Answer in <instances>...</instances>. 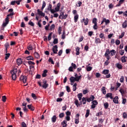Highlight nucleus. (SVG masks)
Instances as JSON below:
<instances>
[{"label":"nucleus","mask_w":127,"mask_h":127,"mask_svg":"<svg viewBox=\"0 0 127 127\" xmlns=\"http://www.w3.org/2000/svg\"><path fill=\"white\" fill-rule=\"evenodd\" d=\"M81 77H82V76L79 75V76H77L76 77H75V80L76 81V82H79V81L81 79Z\"/></svg>","instance_id":"obj_45"},{"label":"nucleus","mask_w":127,"mask_h":127,"mask_svg":"<svg viewBox=\"0 0 127 127\" xmlns=\"http://www.w3.org/2000/svg\"><path fill=\"white\" fill-rule=\"evenodd\" d=\"M109 73H110V70L109 69H104L102 71V74H103L104 75H106L105 76V78L106 79L111 78V74H110Z\"/></svg>","instance_id":"obj_2"},{"label":"nucleus","mask_w":127,"mask_h":127,"mask_svg":"<svg viewBox=\"0 0 127 127\" xmlns=\"http://www.w3.org/2000/svg\"><path fill=\"white\" fill-rule=\"evenodd\" d=\"M104 21L105 22V24L107 25L110 23V20L106 19V18H104Z\"/></svg>","instance_id":"obj_43"},{"label":"nucleus","mask_w":127,"mask_h":127,"mask_svg":"<svg viewBox=\"0 0 127 127\" xmlns=\"http://www.w3.org/2000/svg\"><path fill=\"white\" fill-rule=\"evenodd\" d=\"M92 69H93V67H92V66H87V67L86 68L87 72H90V71H91Z\"/></svg>","instance_id":"obj_53"},{"label":"nucleus","mask_w":127,"mask_h":127,"mask_svg":"<svg viewBox=\"0 0 127 127\" xmlns=\"http://www.w3.org/2000/svg\"><path fill=\"white\" fill-rule=\"evenodd\" d=\"M125 0H120L118 3L116 5V7L121 6V5H122V4L125 2Z\"/></svg>","instance_id":"obj_14"},{"label":"nucleus","mask_w":127,"mask_h":127,"mask_svg":"<svg viewBox=\"0 0 127 127\" xmlns=\"http://www.w3.org/2000/svg\"><path fill=\"white\" fill-rule=\"evenodd\" d=\"M81 22H84V25H88V24L89 23V19L88 18H83L82 20L81 21Z\"/></svg>","instance_id":"obj_8"},{"label":"nucleus","mask_w":127,"mask_h":127,"mask_svg":"<svg viewBox=\"0 0 127 127\" xmlns=\"http://www.w3.org/2000/svg\"><path fill=\"white\" fill-rule=\"evenodd\" d=\"M28 24H29V25H30L31 26H34V23L31 21V20L29 21Z\"/></svg>","instance_id":"obj_49"},{"label":"nucleus","mask_w":127,"mask_h":127,"mask_svg":"<svg viewBox=\"0 0 127 127\" xmlns=\"http://www.w3.org/2000/svg\"><path fill=\"white\" fill-rule=\"evenodd\" d=\"M82 101L83 102V105H86V103H87V99H86V98L83 97Z\"/></svg>","instance_id":"obj_38"},{"label":"nucleus","mask_w":127,"mask_h":127,"mask_svg":"<svg viewBox=\"0 0 127 127\" xmlns=\"http://www.w3.org/2000/svg\"><path fill=\"white\" fill-rule=\"evenodd\" d=\"M47 72L48 70L47 69H45L42 74V77H46V76H47Z\"/></svg>","instance_id":"obj_28"},{"label":"nucleus","mask_w":127,"mask_h":127,"mask_svg":"<svg viewBox=\"0 0 127 127\" xmlns=\"http://www.w3.org/2000/svg\"><path fill=\"white\" fill-rule=\"evenodd\" d=\"M2 101L3 102V103H5V102H6V96H3L2 97Z\"/></svg>","instance_id":"obj_44"},{"label":"nucleus","mask_w":127,"mask_h":127,"mask_svg":"<svg viewBox=\"0 0 127 127\" xmlns=\"http://www.w3.org/2000/svg\"><path fill=\"white\" fill-rule=\"evenodd\" d=\"M125 33L124 31L122 32L121 35L119 36V39H120L121 38H123L124 36H125Z\"/></svg>","instance_id":"obj_47"},{"label":"nucleus","mask_w":127,"mask_h":127,"mask_svg":"<svg viewBox=\"0 0 127 127\" xmlns=\"http://www.w3.org/2000/svg\"><path fill=\"white\" fill-rule=\"evenodd\" d=\"M17 64L18 66H20L22 64V60L20 58H19L16 61Z\"/></svg>","instance_id":"obj_16"},{"label":"nucleus","mask_w":127,"mask_h":127,"mask_svg":"<svg viewBox=\"0 0 127 127\" xmlns=\"http://www.w3.org/2000/svg\"><path fill=\"white\" fill-rule=\"evenodd\" d=\"M123 117L124 119H127V112H124L123 114Z\"/></svg>","instance_id":"obj_54"},{"label":"nucleus","mask_w":127,"mask_h":127,"mask_svg":"<svg viewBox=\"0 0 127 127\" xmlns=\"http://www.w3.org/2000/svg\"><path fill=\"white\" fill-rule=\"evenodd\" d=\"M69 81L71 83H75V82H76V78L73 76H71L69 78Z\"/></svg>","instance_id":"obj_17"},{"label":"nucleus","mask_w":127,"mask_h":127,"mask_svg":"<svg viewBox=\"0 0 127 127\" xmlns=\"http://www.w3.org/2000/svg\"><path fill=\"white\" fill-rule=\"evenodd\" d=\"M75 51H76V55H79L80 54V48L79 47H77L75 48Z\"/></svg>","instance_id":"obj_19"},{"label":"nucleus","mask_w":127,"mask_h":127,"mask_svg":"<svg viewBox=\"0 0 127 127\" xmlns=\"http://www.w3.org/2000/svg\"><path fill=\"white\" fill-rule=\"evenodd\" d=\"M101 92L103 93V95L107 94V91L106 90V87L105 86L102 87L101 88Z\"/></svg>","instance_id":"obj_18"},{"label":"nucleus","mask_w":127,"mask_h":127,"mask_svg":"<svg viewBox=\"0 0 127 127\" xmlns=\"http://www.w3.org/2000/svg\"><path fill=\"white\" fill-rule=\"evenodd\" d=\"M94 25L93 26V28L95 30H97L98 28H99V26H98V24H94Z\"/></svg>","instance_id":"obj_34"},{"label":"nucleus","mask_w":127,"mask_h":127,"mask_svg":"<svg viewBox=\"0 0 127 127\" xmlns=\"http://www.w3.org/2000/svg\"><path fill=\"white\" fill-rule=\"evenodd\" d=\"M71 67H72L74 69H76L77 68V65H76V64H74V63H71Z\"/></svg>","instance_id":"obj_59"},{"label":"nucleus","mask_w":127,"mask_h":127,"mask_svg":"<svg viewBox=\"0 0 127 127\" xmlns=\"http://www.w3.org/2000/svg\"><path fill=\"white\" fill-rule=\"evenodd\" d=\"M77 90V83H75L73 85V91L75 92Z\"/></svg>","instance_id":"obj_33"},{"label":"nucleus","mask_w":127,"mask_h":127,"mask_svg":"<svg viewBox=\"0 0 127 127\" xmlns=\"http://www.w3.org/2000/svg\"><path fill=\"white\" fill-rule=\"evenodd\" d=\"M54 44H57L58 43V39H55L53 42Z\"/></svg>","instance_id":"obj_61"},{"label":"nucleus","mask_w":127,"mask_h":127,"mask_svg":"<svg viewBox=\"0 0 127 127\" xmlns=\"http://www.w3.org/2000/svg\"><path fill=\"white\" fill-rule=\"evenodd\" d=\"M37 11L38 12L37 15L39 14V15H41V16H43V17L45 16V13L43 12L42 11H40V9H38Z\"/></svg>","instance_id":"obj_9"},{"label":"nucleus","mask_w":127,"mask_h":127,"mask_svg":"<svg viewBox=\"0 0 127 127\" xmlns=\"http://www.w3.org/2000/svg\"><path fill=\"white\" fill-rule=\"evenodd\" d=\"M126 103H127V99L123 98L122 104H123V105H125L126 104Z\"/></svg>","instance_id":"obj_63"},{"label":"nucleus","mask_w":127,"mask_h":127,"mask_svg":"<svg viewBox=\"0 0 127 127\" xmlns=\"http://www.w3.org/2000/svg\"><path fill=\"white\" fill-rule=\"evenodd\" d=\"M95 100V96L94 95H91L90 98H87L86 101L88 103H90V102H93Z\"/></svg>","instance_id":"obj_7"},{"label":"nucleus","mask_w":127,"mask_h":127,"mask_svg":"<svg viewBox=\"0 0 127 127\" xmlns=\"http://www.w3.org/2000/svg\"><path fill=\"white\" fill-rule=\"evenodd\" d=\"M99 37L103 39L104 37H105V35L103 33H101L99 35Z\"/></svg>","instance_id":"obj_56"},{"label":"nucleus","mask_w":127,"mask_h":127,"mask_svg":"<svg viewBox=\"0 0 127 127\" xmlns=\"http://www.w3.org/2000/svg\"><path fill=\"white\" fill-rule=\"evenodd\" d=\"M34 56L37 59H38V58L40 57L39 54H38V53H35Z\"/></svg>","instance_id":"obj_48"},{"label":"nucleus","mask_w":127,"mask_h":127,"mask_svg":"<svg viewBox=\"0 0 127 127\" xmlns=\"http://www.w3.org/2000/svg\"><path fill=\"white\" fill-rule=\"evenodd\" d=\"M89 116H90V110L87 109L86 110V113L85 114V118H88V117H89Z\"/></svg>","instance_id":"obj_32"},{"label":"nucleus","mask_w":127,"mask_h":127,"mask_svg":"<svg viewBox=\"0 0 127 127\" xmlns=\"http://www.w3.org/2000/svg\"><path fill=\"white\" fill-rule=\"evenodd\" d=\"M109 64H110V62H109L108 60H106L104 63V66H108Z\"/></svg>","instance_id":"obj_60"},{"label":"nucleus","mask_w":127,"mask_h":127,"mask_svg":"<svg viewBox=\"0 0 127 127\" xmlns=\"http://www.w3.org/2000/svg\"><path fill=\"white\" fill-rule=\"evenodd\" d=\"M64 113H62L59 114V117L61 119H62V118H64Z\"/></svg>","instance_id":"obj_55"},{"label":"nucleus","mask_w":127,"mask_h":127,"mask_svg":"<svg viewBox=\"0 0 127 127\" xmlns=\"http://www.w3.org/2000/svg\"><path fill=\"white\" fill-rule=\"evenodd\" d=\"M116 66L118 68V69H123V65L120 64H117Z\"/></svg>","instance_id":"obj_35"},{"label":"nucleus","mask_w":127,"mask_h":127,"mask_svg":"<svg viewBox=\"0 0 127 127\" xmlns=\"http://www.w3.org/2000/svg\"><path fill=\"white\" fill-rule=\"evenodd\" d=\"M64 16V12H61L60 13V16L59 17V18H60V19H61V18H62V17Z\"/></svg>","instance_id":"obj_51"},{"label":"nucleus","mask_w":127,"mask_h":127,"mask_svg":"<svg viewBox=\"0 0 127 127\" xmlns=\"http://www.w3.org/2000/svg\"><path fill=\"white\" fill-rule=\"evenodd\" d=\"M52 34H53L52 32H51V33H50L49 34V36L48 37V39L49 41H50V40H51V36H52Z\"/></svg>","instance_id":"obj_46"},{"label":"nucleus","mask_w":127,"mask_h":127,"mask_svg":"<svg viewBox=\"0 0 127 127\" xmlns=\"http://www.w3.org/2000/svg\"><path fill=\"white\" fill-rule=\"evenodd\" d=\"M43 85H42V88H43V89H46V88H48L49 84H48V83H47V80H43Z\"/></svg>","instance_id":"obj_3"},{"label":"nucleus","mask_w":127,"mask_h":127,"mask_svg":"<svg viewBox=\"0 0 127 127\" xmlns=\"http://www.w3.org/2000/svg\"><path fill=\"white\" fill-rule=\"evenodd\" d=\"M74 104L76 106V107H78L79 106H81L82 105V101L80 102V103H79V101L78 99H74Z\"/></svg>","instance_id":"obj_10"},{"label":"nucleus","mask_w":127,"mask_h":127,"mask_svg":"<svg viewBox=\"0 0 127 127\" xmlns=\"http://www.w3.org/2000/svg\"><path fill=\"white\" fill-rule=\"evenodd\" d=\"M46 6V2H45V1H43V4L41 8V10H43L44 9V8Z\"/></svg>","instance_id":"obj_31"},{"label":"nucleus","mask_w":127,"mask_h":127,"mask_svg":"<svg viewBox=\"0 0 127 127\" xmlns=\"http://www.w3.org/2000/svg\"><path fill=\"white\" fill-rule=\"evenodd\" d=\"M91 104H92L91 105V109H95L97 105H98V101L97 100H93Z\"/></svg>","instance_id":"obj_5"},{"label":"nucleus","mask_w":127,"mask_h":127,"mask_svg":"<svg viewBox=\"0 0 127 127\" xmlns=\"http://www.w3.org/2000/svg\"><path fill=\"white\" fill-rule=\"evenodd\" d=\"M26 80L27 78L25 75H21L20 77V81H21V82H23V83H26Z\"/></svg>","instance_id":"obj_4"},{"label":"nucleus","mask_w":127,"mask_h":127,"mask_svg":"<svg viewBox=\"0 0 127 127\" xmlns=\"http://www.w3.org/2000/svg\"><path fill=\"white\" fill-rule=\"evenodd\" d=\"M55 28V25L54 24H53L50 27V30H54Z\"/></svg>","instance_id":"obj_52"},{"label":"nucleus","mask_w":127,"mask_h":127,"mask_svg":"<svg viewBox=\"0 0 127 127\" xmlns=\"http://www.w3.org/2000/svg\"><path fill=\"white\" fill-rule=\"evenodd\" d=\"M118 13L119 15L123 14V13L124 16L127 17V10L125 11V12H123V11H119L118 12Z\"/></svg>","instance_id":"obj_13"},{"label":"nucleus","mask_w":127,"mask_h":127,"mask_svg":"<svg viewBox=\"0 0 127 127\" xmlns=\"http://www.w3.org/2000/svg\"><path fill=\"white\" fill-rule=\"evenodd\" d=\"M66 88L67 92L68 93H70V92H71V89H70V87H69V86H66Z\"/></svg>","instance_id":"obj_57"},{"label":"nucleus","mask_w":127,"mask_h":127,"mask_svg":"<svg viewBox=\"0 0 127 127\" xmlns=\"http://www.w3.org/2000/svg\"><path fill=\"white\" fill-rule=\"evenodd\" d=\"M111 52L110 51V49H107V50L106 51L105 54L104 55L105 56H108L109 54H110Z\"/></svg>","instance_id":"obj_26"},{"label":"nucleus","mask_w":127,"mask_h":127,"mask_svg":"<svg viewBox=\"0 0 127 127\" xmlns=\"http://www.w3.org/2000/svg\"><path fill=\"white\" fill-rule=\"evenodd\" d=\"M104 106L105 110H107L109 108V103L107 102L104 103Z\"/></svg>","instance_id":"obj_40"},{"label":"nucleus","mask_w":127,"mask_h":127,"mask_svg":"<svg viewBox=\"0 0 127 127\" xmlns=\"http://www.w3.org/2000/svg\"><path fill=\"white\" fill-rule=\"evenodd\" d=\"M21 126L22 127H27L26 124H25V122H22Z\"/></svg>","instance_id":"obj_62"},{"label":"nucleus","mask_w":127,"mask_h":127,"mask_svg":"<svg viewBox=\"0 0 127 127\" xmlns=\"http://www.w3.org/2000/svg\"><path fill=\"white\" fill-rule=\"evenodd\" d=\"M126 58H127V57H126L125 56L122 57V63H126V62H127V60H126Z\"/></svg>","instance_id":"obj_29"},{"label":"nucleus","mask_w":127,"mask_h":127,"mask_svg":"<svg viewBox=\"0 0 127 127\" xmlns=\"http://www.w3.org/2000/svg\"><path fill=\"white\" fill-rule=\"evenodd\" d=\"M62 125L63 126V127H67V121L66 120H64L62 123Z\"/></svg>","instance_id":"obj_22"},{"label":"nucleus","mask_w":127,"mask_h":127,"mask_svg":"<svg viewBox=\"0 0 127 127\" xmlns=\"http://www.w3.org/2000/svg\"><path fill=\"white\" fill-rule=\"evenodd\" d=\"M4 47H5V49H7V48H8V47H9V43H6L4 44Z\"/></svg>","instance_id":"obj_50"},{"label":"nucleus","mask_w":127,"mask_h":127,"mask_svg":"<svg viewBox=\"0 0 127 127\" xmlns=\"http://www.w3.org/2000/svg\"><path fill=\"white\" fill-rule=\"evenodd\" d=\"M49 62L51 63V64H53V65H54V61H53V59L51 58H49L48 60Z\"/></svg>","instance_id":"obj_37"},{"label":"nucleus","mask_w":127,"mask_h":127,"mask_svg":"<svg viewBox=\"0 0 127 127\" xmlns=\"http://www.w3.org/2000/svg\"><path fill=\"white\" fill-rule=\"evenodd\" d=\"M26 60L28 61H30V60H32L33 61H34V59H33V57L31 56H29L28 57H27L26 58Z\"/></svg>","instance_id":"obj_23"},{"label":"nucleus","mask_w":127,"mask_h":127,"mask_svg":"<svg viewBox=\"0 0 127 127\" xmlns=\"http://www.w3.org/2000/svg\"><path fill=\"white\" fill-rule=\"evenodd\" d=\"M56 120H57V117L56 116V115H54L52 118V123H56Z\"/></svg>","instance_id":"obj_20"},{"label":"nucleus","mask_w":127,"mask_h":127,"mask_svg":"<svg viewBox=\"0 0 127 127\" xmlns=\"http://www.w3.org/2000/svg\"><path fill=\"white\" fill-rule=\"evenodd\" d=\"M113 99V102L115 104H119V96H115Z\"/></svg>","instance_id":"obj_12"},{"label":"nucleus","mask_w":127,"mask_h":127,"mask_svg":"<svg viewBox=\"0 0 127 127\" xmlns=\"http://www.w3.org/2000/svg\"><path fill=\"white\" fill-rule=\"evenodd\" d=\"M32 97L33 98L34 100H36V95L34 93H32Z\"/></svg>","instance_id":"obj_64"},{"label":"nucleus","mask_w":127,"mask_h":127,"mask_svg":"<svg viewBox=\"0 0 127 127\" xmlns=\"http://www.w3.org/2000/svg\"><path fill=\"white\" fill-rule=\"evenodd\" d=\"M119 92L121 93L122 96H124V95H126V94H127V90H125V89L123 88H121Z\"/></svg>","instance_id":"obj_15"},{"label":"nucleus","mask_w":127,"mask_h":127,"mask_svg":"<svg viewBox=\"0 0 127 127\" xmlns=\"http://www.w3.org/2000/svg\"><path fill=\"white\" fill-rule=\"evenodd\" d=\"M97 21H98V19H97V18H93V19H92V23L93 24H98Z\"/></svg>","instance_id":"obj_30"},{"label":"nucleus","mask_w":127,"mask_h":127,"mask_svg":"<svg viewBox=\"0 0 127 127\" xmlns=\"http://www.w3.org/2000/svg\"><path fill=\"white\" fill-rule=\"evenodd\" d=\"M5 60H7V59L9 58V57L10 56V54L9 53H7V54H5Z\"/></svg>","instance_id":"obj_36"},{"label":"nucleus","mask_w":127,"mask_h":127,"mask_svg":"<svg viewBox=\"0 0 127 127\" xmlns=\"http://www.w3.org/2000/svg\"><path fill=\"white\" fill-rule=\"evenodd\" d=\"M10 72L11 73L12 79L15 81V80H16V73H17V68H14Z\"/></svg>","instance_id":"obj_1"},{"label":"nucleus","mask_w":127,"mask_h":127,"mask_svg":"<svg viewBox=\"0 0 127 127\" xmlns=\"http://www.w3.org/2000/svg\"><path fill=\"white\" fill-rule=\"evenodd\" d=\"M110 53H111V56H114V55H116V51L115 50H112L110 51Z\"/></svg>","instance_id":"obj_41"},{"label":"nucleus","mask_w":127,"mask_h":127,"mask_svg":"<svg viewBox=\"0 0 127 127\" xmlns=\"http://www.w3.org/2000/svg\"><path fill=\"white\" fill-rule=\"evenodd\" d=\"M27 107H28L29 110H30V111H34V110H35L34 107H33L31 105H27Z\"/></svg>","instance_id":"obj_21"},{"label":"nucleus","mask_w":127,"mask_h":127,"mask_svg":"<svg viewBox=\"0 0 127 127\" xmlns=\"http://www.w3.org/2000/svg\"><path fill=\"white\" fill-rule=\"evenodd\" d=\"M122 27L123 28H127V20H125L124 22V23L122 24Z\"/></svg>","instance_id":"obj_27"},{"label":"nucleus","mask_w":127,"mask_h":127,"mask_svg":"<svg viewBox=\"0 0 127 127\" xmlns=\"http://www.w3.org/2000/svg\"><path fill=\"white\" fill-rule=\"evenodd\" d=\"M93 33H94V32L93 31L88 32V36H90V37H91L93 35Z\"/></svg>","instance_id":"obj_58"},{"label":"nucleus","mask_w":127,"mask_h":127,"mask_svg":"<svg viewBox=\"0 0 127 127\" xmlns=\"http://www.w3.org/2000/svg\"><path fill=\"white\" fill-rule=\"evenodd\" d=\"M79 18V15L76 14L74 17V22H77Z\"/></svg>","instance_id":"obj_24"},{"label":"nucleus","mask_w":127,"mask_h":127,"mask_svg":"<svg viewBox=\"0 0 127 127\" xmlns=\"http://www.w3.org/2000/svg\"><path fill=\"white\" fill-rule=\"evenodd\" d=\"M95 43H96V44H98V43H101V40L100 38H98L95 39Z\"/></svg>","instance_id":"obj_42"},{"label":"nucleus","mask_w":127,"mask_h":127,"mask_svg":"<svg viewBox=\"0 0 127 127\" xmlns=\"http://www.w3.org/2000/svg\"><path fill=\"white\" fill-rule=\"evenodd\" d=\"M83 97V94L82 93H79L77 94V98L79 99V101H81L82 100V97Z\"/></svg>","instance_id":"obj_25"},{"label":"nucleus","mask_w":127,"mask_h":127,"mask_svg":"<svg viewBox=\"0 0 127 127\" xmlns=\"http://www.w3.org/2000/svg\"><path fill=\"white\" fill-rule=\"evenodd\" d=\"M52 51L54 54H57V52H58V46L57 45L54 46L52 49Z\"/></svg>","instance_id":"obj_6"},{"label":"nucleus","mask_w":127,"mask_h":127,"mask_svg":"<svg viewBox=\"0 0 127 127\" xmlns=\"http://www.w3.org/2000/svg\"><path fill=\"white\" fill-rule=\"evenodd\" d=\"M124 81H125V77L122 75L120 78V82H121V83H124Z\"/></svg>","instance_id":"obj_39"},{"label":"nucleus","mask_w":127,"mask_h":127,"mask_svg":"<svg viewBox=\"0 0 127 127\" xmlns=\"http://www.w3.org/2000/svg\"><path fill=\"white\" fill-rule=\"evenodd\" d=\"M110 98L111 99H114V97H113V93H109L106 94V95H105V98Z\"/></svg>","instance_id":"obj_11"}]
</instances>
